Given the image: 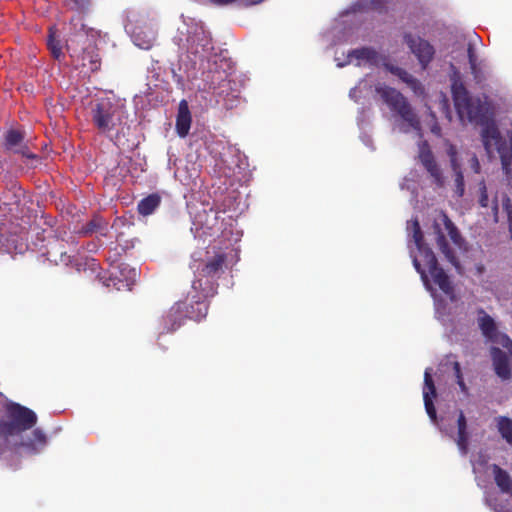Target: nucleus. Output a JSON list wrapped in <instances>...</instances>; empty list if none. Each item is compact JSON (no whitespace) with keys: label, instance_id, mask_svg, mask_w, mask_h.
I'll return each mask as SVG.
<instances>
[{"label":"nucleus","instance_id":"1","mask_svg":"<svg viewBox=\"0 0 512 512\" xmlns=\"http://www.w3.org/2000/svg\"><path fill=\"white\" fill-rule=\"evenodd\" d=\"M450 66L451 92L459 117L483 126L481 138L487 154L490 155L497 150L505 174L510 175L512 173V135L509 137V147H507L497 125L493 121H488L489 103L479 97H471L462 81L460 71L453 64Z\"/></svg>","mask_w":512,"mask_h":512},{"label":"nucleus","instance_id":"2","mask_svg":"<svg viewBox=\"0 0 512 512\" xmlns=\"http://www.w3.org/2000/svg\"><path fill=\"white\" fill-rule=\"evenodd\" d=\"M195 280L192 283V289H204V295H215L218 284L217 280L225 273L228 268V255L220 247L207 249L205 258L195 261Z\"/></svg>","mask_w":512,"mask_h":512},{"label":"nucleus","instance_id":"3","mask_svg":"<svg viewBox=\"0 0 512 512\" xmlns=\"http://www.w3.org/2000/svg\"><path fill=\"white\" fill-rule=\"evenodd\" d=\"M70 25L73 32L66 41V48L73 62L77 63V67H86L91 72L98 71L101 66V58L97 46L89 42L82 48L81 52L78 49V44L82 42L83 39L88 40L90 34L94 37V30L87 28L80 16L73 17L70 21Z\"/></svg>","mask_w":512,"mask_h":512},{"label":"nucleus","instance_id":"4","mask_svg":"<svg viewBox=\"0 0 512 512\" xmlns=\"http://www.w3.org/2000/svg\"><path fill=\"white\" fill-rule=\"evenodd\" d=\"M6 419L0 421V435L7 438L33 428L37 423L36 413L16 402L5 406Z\"/></svg>","mask_w":512,"mask_h":512},{"label":"nucleus","instance_id":"5","mask_svg":"<svg viewBox=\"0 0 512 512\" xmlns=\"http://www.w3.org/2000/svg\"><path fill=\"white\" fill-rule=\"evenodd\" d=\"M90 117L99 133L108 134L122 123L123 111L110 99H101L91 106Z\"/></svg>","mask_w":512,"mask_h":512},{"label":"nucleus","instance_id":"6","mask_svg":"<svg viewBox=\"0 0 512 512\" xmlns=\"http://www.w3.org/2000/svg\"><path fill=\"white\" fill-rule=\"evenodd\" d=\"M441 225L444 226L447 231L451 241L458 247H461L464 243V239L462 238L458 228L451 221L448 215L441 211L439 220H435L433 223V231L436 235V243L440 252L445 256V258L455 267H459L458 259L454 253V251L450 248L444 231L441 228Z\"/></svg>","mask_w":512,"mask_h":512},{"label":"nucleus","instance_id":"7","mask_svg":"<svg viewBox=\"0 0 512 512\" xmlns=\"http://www.w3.org/2000/svg\"><path fill=\"white\" fill-rule=\"evenodd\" d=\"M377 93L389 108L396 112L416 131L421 130V123L407 99L396 89L388 86L376 87Z\"/></svg>","mask_w":512,"mask_h":512},{"label":"nucleus","instance_id":"8","mask_svg":"<svg viewBox=\"0 0 512 512\" xmlns=\"http://www.w3.org/2000/svg\"><path fill=\"white\" fill-rule=\"evenodd\" d=\"M204 293L203 288H197V290H193V293H189L184 300L176 302L185 306L181 309L185 319L200 321L206 317L208 313L206 299L213 295H204Z\"/></svg>","mask_w":512,"mask_h":512},{"label":"nucleus","instance_id":"9","mask_svg":"<svg viewBox=\"0 0 512 512\" xmlns=\"http://www.w3.org/2000/svg\"><path fill=\"white\" fill-rule=\"evenodd\" d=\"M57 264H63L65 266L74 267L77 272H87L88 270L95 274L96 279L103 283V285L109 287L111 278H107L103 273L98 261L94 258H77L68 255L65 251L60 253L59 259H54Z\"/></svg>","mask_w":512,"mask_h":512},{"label":"nucleus","instance_id":"10","mask_svg":"<svg viewBox=\"0 0 512 512\" xmlns=\"http://www.w3.org/2000/svg\"><path fill=\"white\" fill-rule=\"evenodd\" d=\"M403 41L415 55L422 69H426L434 58L435 49L429 41L409 32L404 33Z\"/></svg>","mask_w":512,"mask_h":512},{"label":"nucleus","instance_id":"11","mask_svg":"<svg viewBox=\"0 0 512 512\" xmlns=\"http://www.w3.org/2000/svg\"><path fill=\"white\" fill-rule=\"evenodd\" d=\"M418 158L436 187L442 188L445 185V177L442 169L437 163L429 144L424 141L419 146Z\"/></svg>","mask_w":512,"mask_h":512},{"label":"nucleus","instance_id":"12","mask_svg":"<svg viewBox=\"0 0 512 512\" xmlns=\"http://www.w3.org/2000/svg\"><path fill=\"white\" fill-rule=\"evenodd\" d=\"M213 49L210 37L202 29H196L187 38V51L199 58Z\"/></svg>","mask_w":512,"mask_h":512},{"label":"nucleus","instance_id":"13","mask_svg":"<svg viewBox=\"0 0 512 512\" xmlns=\"http://www.w3.org/2000/svg\"><path fill=\"white\" fill-rule=\"evenodd\" d=\"M431 368H427L424 373V388H423V399L425 410L432 422H436L437 413L433 403V399L436 397V388L431 375Z\"/></svg>","mask_w":512,"mask_h":512},{"label":"nucleus","instance_id":"14","mask_svg":"<svg viewBox=\"0 0 512 512\" xmlns=\"http://www.w3.org/2000/svg\"><path fill=\"white\" fill-rule=\"evenodd\" d=\"M185 307L183 304L175 303L165 315L162 316L161 324L162 330L161 333H172L179 329L184 320V314L181 313V309Z\"/></svg>","mask_w":512,"mask_h":512},{"label":"nucleus","instance_id":"15","mask_svg":"<svg viewBox=\"0 0 512 512\" xmlns=\"http://www.w3.org/2000/svg\"><path fill=\"white\" fill-rule=\"evenodd\" d=\"M491 356L495 373L502 380L511 378V368L507 354L498 347H492Z\"/></svg>","mask_w":512,"mask_h":512},{"label":"nucleus","instance_id":"16","mask_svg":"<svg viewBox=\"0 0 512 512\" xmlns=\"http://www.w3.org/2000/svg\"><path fill=\"white\" fill-rule=\"evenodd\" d=\"M192 117L186 100H181L178 106L176 117V132L179 137L184 138L188 135L191 127Z\"/></svg>","mask_w":512,"mask_h":512},{"label":"nucleus","instance_id":"17","mask_svg":"<svg viewBox=\"0 0 512 512\" xmlns=\"http://www.w3.org/2000/svg\"><path fill=\"white\" fill-rule=\"evenodd\" d=\"M132 40L139 48L149 50L156 41V32L151 27L138 26L132 33Z\"/></svg>","mask_w":512,"mask_h":512},{"label":"nucleus","instance_id":"18","mask_svg":"<svg viewBox=\"0 0 512 512\" xmlns=\"http://www.w3.org/2000/svg\"><path fill=\"white\" fill-rule=\"evenodd\" d=\"M477 323L484 337L494 341L498 335L495 320L483 308L477 309Z\"/></svg>","mask_w":512,"mask_h":512},{"label":"nucleus","instance_id":"19","mask_svg":"<svg viewBox=\"0 0 512 512\" xmlns=\"http://www.w3.org/2000/svg\"><path fill=\"white\" fill-rule=\"evenodd\" d=\"M494 481L502 493L512 495V478L510 474L497 464L491 465Z\"/></svg>","mask_w":512,"mask_h":512},{"label":"nucleus","instance_id":"20","mask_svg":"<svg viewBox=\"0 0 512 512\" xmlns=\"http://www.w3.org/2000/svg\"><path fill=\"white\" fill-rule=\"evenodd\" d=\"M429 273L433 281L441 291L449 295L453 293V286L450 282L449 276L439 265L433 266L429 269Z\"/></svg>","mask_w":512,"mask_h":512},{"label":"nucleus","instance_id":"21","mask_svg":"<svg viewBox=\"0 0 512 512\" xmlns=\"http://www.w3.org/2000/svg\"><path fill=\"white\" fill-rule=\"evenodd\" d=\"M160 203L161 197L157 193H152L138 203L137 210L139 214L148 216L159 207Z\"/></svg>","mask_w":512,"mask_h":512},{"label":"nucleus","instance_id":"22","mask_svg":"<svg viewBox=\"0 0 512 512\" xmlns=\"http://www.w3.org/2000/svg\"><path fill=\"white\" fill-rule=\"evenodd\" d=\"M218 67V63L214 62L207 74V81L209 82L210 88L213 90L220 88L228 78L227 72L225 70L219 71Z\"/></svg>","mask_w":512,"mask_h":512},{"label":"nucleus","instance_id":"23","mask_svg":"<svg viewBox=\"0 0 512 512\" xmlns=\"http://www.w3.org/2000/svg\"><path fill=\"white\" fill-rule=\"evenodd\" d=\"M47 443V437L41 429H35L32 432L31 438L26 442H22L21 445L33 451L34 453L42 449Z\"/></svg>","mask_w":512,"mask_h":512},{"label":"nucleus","instance_id":"24","mask_svg":"<svg viewBox=\"0 0 512 512\" xmlns=\"http://www.w3.org/2000/svg\"><path fill=\"white\" fill-rule=\"evenodd\" d=\"M496 427L501 437L512 445V419L507 416H498L495 418Z\"/></svg>","mask_w":512,"mask_h":512},{"label":"nucleus","instance_id":"25","mask_svg":"<svg viewBox=\"0 0 512 512\" xmlns=\"http://www.w3.org/2000/svg\"><path fill=\"white\" fill-rule=\"evenodd\" d=\"M348 56L357 60H365L371 64H376L379 58L378 53L374 49L368 47L354 49L349 52Z\"/></svg>","mask_w":512,"mask_h":512},{"label":"nucleus","instance_id":"26","mask_svg":"<svg viewBox=\"0 0 512 512\" xmlns=\"http://www.w3.org/2000/svg\"><path fill=\"white\" fill-rule=\"evenodd\" d=\"M387 68L392 74L399 77V79L408 84L411 88L416 89L419 86V81L405 69L393 65H389Z\"/></svg>","mask_w":512,"mask_h":512},{"label":"nucleus","instance_id":"27","mask_svg":"<svg viewBox=\"0 0 512 512\" xmlns=\"http://www.w3.org/2000/svg\"><path fill=\"white\" fill-rule=\"evenodd\" d=\"M471 74L477 84H483L487 80V68L483 61L470 66Z\"/></svg>","mask_w":512,"mask_h":512},{"label":"nucleus","instance_id":"28","mask_svg":"<svg viewBox=\"0 0 512 512\" xmlns=\"http://www.w3.org/2000/svg\"><path fill=\"white\" fill-rule=\"evenodd\" d=\"M47 47L54 59L59 60L63 56L61 42L55 38L52 32L48 36Z\"/></svg>","mask_w":512,"mask_h":512},{"label":"nucleus","instance_id":"29","mask_svg":"<svg viewBox=\"0 0 512 512\" xmlns=\"http://www.w3.org/2000/svg\"><path fill=\"white\" fill-rule=\"evenodd\" d=\"M24 139L22 132L18 130H9L5 136V145L8 149H11L17 145H20Z\"/></svg>","mask_w":512,"mask_h":512},{"label":"nucleus","instance_id":"30","mask_svg":"<svg viewBox=\"0 0 512 512\" xmlns=\"http://www.w3.org/2000/svg\"><path fill=\"white\" fill-rule=\"evenodd\" d=\"M455 174V194L458 197H462L465 192V182H464V176L461 170V166L457 169H452Z\"/></svg>","mask_w":512,"mask_h":512},{"label":"nucleus","instance_id":"31","mask_svg":"<svg viewBox=\"0 0 512 512\" xmlns=\"http://www.w3.org/2000/svg\"><path fill=\"white\" fill-rule=\"evenodd\" d=\"M419 252L423 258V261L427 265L428 269H430L433 266L438 265V261H437V258L435 256L434 252L429 247L425 246L424 243H423L422 249L419 250Z\"/></svg>","mask_w":512,"mask_h":512},{"label":"nucleus","instance_id":"32","mask_svg":"<svg viewBox=\"0 0 512 512\" xmlns=\"http://www.w3.org/2000/svg\"><path fill=\"white\" fill-rule=\"evenodd\" d=\"M412 230H413V239H414L415 245L418 250H421L422 246H423L424 236H423L419 221L417 219H415L412 222Z\"/></svg>","mask_w":512,"mask_h":512},{"label":"nucleus","instance_id":"33","mask_svg":"<svg viewBox=\"0 0 512 512\" xmlns=\"http://www.w3.org/2000/svg\"><path fill=\"white\" fill-rule=\"evenodd\" d=\"M100 228V222L96 219L89 221L85 226L79 230L82 236H89Z\"/></svg>","mask_w":512,"mask_h":512},{"label":"nucleus","instance_id":"34","mask_svg":"<svg viewBox=\"0 0 512 512\" xmlns=\"http://www.w3.org/2000/svg\"><path fill=\"white\" fill-rule=\"evenodd\" d=\"M447 154L450 158V164L452 169H457L460 167V164L457 160V149L454 145L450 144L447 149Z\"/></svg>","mask_w":512,"mask_h":512},{"label":"nucleus","instance_id":"35","mask_svg":"<svg viewBox=\"0 0 512 512\" xmlns=\"http://www.w3.org/2000/svg\"><path fill=\"white\" fill-rule=\"evenodd\" d=\"M364 6L367 9L375 10L378 12H382L384 8V0H363Z\"/></svg>","mask_w":512,"mask_h":512},{"label":"nucleus","instance_id":"36","mask_svg":"<svg viewBox=\"0 0 512 512\" xmlns=\"http://www.w3.org/2000/svg\"><path fill=\"white\" fill-rule=\"evenodd\" d=\"M79 12H86L91 6V0H70Z\"/></svg>","mask_w":512,"mask_h":512},{"label":"nucleus","instance_id":"37","mask_svg":"<svg viewBox=\"0 0 512 512\" xmlns=\"http://www.w3.org/2000/svg\"><path fill=\"white\" fill-rule=\"evenodd\" d=\"M467 56H468V62H469L470 66H472L474 64H477L479 62L478 58H477V55H476V52H475V47H474V45L472 43L468 44Z\"/></svg>","mask_w":512,"mask_h":512},{"label":"nucleus","instance_id":"38","mask_svg":"<svg viewBox=\"0 0 512 512\" xmlns=\"http://www.w3.org/2000/svg\"><path fill=\"white\" fill-rule=\"evenodd\" d=\"M503 207L507 213L509 227L512 230V200L510 198H506L503 202Z\"/></svg>","mask_w":512,"mask_h":512},{"label":"nucleus","instance_id":"39","mask_svg":"<svg viewBox=\"0 0 512 512\" xmlns=\"http://www.w3.org/2000/svg\"><path fill=\"white\" fill-rule=\"evenodd\" d=\"M457 446L463 455L467 454L468 451V438L457 437Z\"/></svg>","mask_w":512,"mask_h":512},{"label":"nucleus","instance_id":"40","mask_svg":"<svg viewBox=\"0 0 512 512\" xmlns=\"http://www.w3.org/2000/svg\"><path fill=\"white\" fill-rule=\"evenodd\" d=\"M16 152L20 153L23 157H26L28 159H37V155L30 152L26 145L21 146L18 150H16Z\"/></svg>","mask_w":512,"mask_h":512},{"label":"nucleus","instance_id":"41","mask_svg":"<svg viewBox=\"0 0 512 512\" xmlns=\"http://www.w3.org/2000/svg\"><path fill=\"white\" fill-rule=\"evenodd\" d=\"M470 168L473 170L474 173H480L481 166L480 162L475 154L472 155V157L469 160Z\"/></svg>","mask_w":512,"mask_h":512},{"label":"nucleus","instance_id":"42","mask_svg":"<svg viewBox=\"0 0 512 512\" xmlns=\"http://www.w3.org/2000/svg\"><path fill=\"white\" fill-rule=\"evenodd\" d=\"M488 203H489V199H488V195H487L486 187H485V185H483V187L481 188V194H480V198H479V204H480L482 207H488Z\"/></svg>","mask_w":512,"mask_h":512},{"label":"nucleus","instance_id":"43","mask_svg":"<svg viewBox=\"0 0 512 512\" xmlns=\"http://www.w3.org/2000/svg\"><path fill=\"white\" fill-rule=\"evenodd\" d=\"M413 264H414V267L415 269L417 270V272L421 275V278L427 282V275H426V272L424 269H422L421 267V264L419 263V261L417 260V258H414L413 259Z\"/></svg>","mask_w":512,"mask_h":512},{"label":"nucleus","instance_id":"44","mask_svg":"<svg viewBox=\"0 0 512 512\" xmlns=\"http://www.w3.org/2000/svg\"><path fill=\"white\" fill-rule=\"evenodd\" d=\"M458 429L466 430L467 429V421L464 413L460 411L458 419H457Z\"/></svg>","mask_w":512,"mask_h":512},{"label":"nucleus","instance_id":"45","mask_svg":"<svg viewBox=\"0 0 512 512\" xmlns=\"http://www.w3.org/2000/svg\"><path fill=\"white\" fill-rule=\"evenodd\" d=\"M264 0H239V5L243 7H249L252 5H257L263 2Z\"/></svg>","mask_w":512,"mask_h":512},{"label":"nucleus","instance_id":"46","mask_svg":"<svg viewBox=\"0 0 512 512\" xmlns=\"http://www.w3.org/2000/svg\"><path fill=\"white\" fill-rule=\"evenodd\" d=\"M453 369H454L455 376L462 374L459 362H454Z\"/></svg>","mask_w":512,"mask_h":512},{"label":"nucleus","instance_id":"47","mask_svg":"<svg viewBox=\"0 0 512 512\" xmlns=\"http://www.w3.org/2000/svg\"><path fill=\"white\" fill-rule=\"evenodd\" d=\"M453 369H454L455 376L462 374L459 362H454Z\"/></svg>","mask_w":512,"mask_h":512},{"label":"nucleus","instance_id":"48","mask_svg":"<svg viewBox=\"0 0 512 512\" xmlns=\"http://www.w3.org/2000/svg\"><path fill=\"white\" fill-rule=\"evenodd\" d=\"M431 132L434 133L435 135H440L441 133V128L439 127V125L435 124L432 128H431Z\"/></svg>","mask_w":512,"mask_h":512},{"label":"nucleus","instance_id":"49","mask_svg":"<svg viewBox=\"0 0 512 512\" xmlns=\"http://www.w3.org/2000/svg\"><path fill=\"white\" fill-rule=\"evenodd\" d=\"M457 384L459 385V387H460L462 392H466L467 391V386H466L464 380L457 381Z\"/></svg>","mask_w":512,"mask_h":512},{"label":"nucleus","instance_id":"50","mask_svg":"<svg viewBox=\"0 0 512 512\" xmlns=\"http://www.w3.org/2000/svg\"><path fill=\"white\" fill-rule=\"evenodd\" d=\"M457 437L468 438L467 429L466 430L458 429V436Z\"/></svg>","mask_w":512,"mask_h":512},{"label":"nucleus","instance_id":"51","mask_svg":"<svg viewBox=\"0 0 512 512\" xmlns=\"http://www.w3.org/2000/svg\"><path fill=\"white\" fill-rule=\"evenodd\" d=\"M130 273L132 274V277H135L137 275V272L135 269H131Z\"/></svg>","mask_w":512,"mask_h":512},{"label":"nucleus","instance_id":"52","mask_svg":"<svg viewBox=\"0 0 512 512\" xmlns=\"http://www.w3.org/2000/svg\"><path fill=\"white\" fill-rule=\"evenodd\" d=\"M455 377H456V380H457V381H461V380H463V376H462V374H461V375H457V376H455Z\"/></svg>","mask_w":512,"mask_h":512}]
</instances>
